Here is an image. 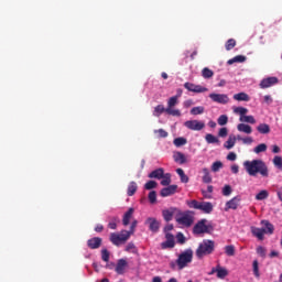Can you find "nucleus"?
Here are the masks:
<instances>
[{
    "mask_svg": "<svg viewBox=\"0 0 282 282\" xmlns=\"http://www.w3.org/2000/svg\"><path fill=\"white\" fill-rule=\"evenodd\" d=\"M243 166L248 175L251 177H257V175H262V177H268V165L262 160L245 161Z\"/></svg>",
    "mask_w": 282,
    "mask_h": 282,
    "instance_id": "1",
    "label": "nucleus"
},
{
    "mask_svg": "<svg viewBox=\"0 0 282 282\" xmlns=\"http://www.w3.org/2000/svg\"><path fill=\"white\" fill-rule=\"evenodd\" d=\"M260 224L264 226V228L251 227V235L259 241H263L265 235H274V225H272L270 220H261Z\"/></svg>",
    "mask_w": 282,
    "mask_h": 282,
    "instance_id": "2",
    "label": "nucleus"
},
{
    "mask_svg": "<svg viewBox=\"0 0 282 282\" xmlns=\"http://www.w3.org/2000/svg\"><path fill=\"white\" fill-rule=\"evenodd\" d=\"M215 252V241L210 239H204L196 249L197 259H204V257H208V254H213Z\"/></svg>",
    "mask_w": 282,
    "mask_h": 282,
    "instance_id": "3",
    "label": "nucleus"
},
{
    "mask_svg": "<svg viewBox=\"0 0 282 282\" xmlns=\"http://www.w3.org/2000/svg\"><path fill=\"white\" fill-rule=\"evenodd\" d=\"M193 261V249H186L184 252H182L177 260L176 264L178 267V270H184L188 263Z\"/></svg>",
    "mask_w": 282,
    "mask_h": 282,
    "instance_id": "4",
    "label": "nucleus"
},
{
    "mask_svg": "<svg viewBox=\"0 0 282 282\" xmlns=\"http://www.w3.org/2000/svg\"><path fill=\"white\" fill-rule=\"evenodd\" d=\"M131 236H129L128 230H121L119 234L112 232L110 234V241L113 246H122V243H127Z\"/></svg>",
    "mask_w": 282,
    "mask_h": 282,
    "instance_id": "5",
    "label": "nucleus"
},
{
    "mask_svg": "<svg viewBox=\"0 0 282 282\" xmlns=\"http://www.w3.org/2000/svg\"><path fill=\"white\" fill-rule=\"evenodd\" d=\"M176 221L181 226H185V228H191V226H193L195 223V213L188 210L176 218Z\"/></svg>",
    "mask_w": 282,
    "mask_h": 282,
    "instance_id": "6",
    "label": "nucleus"
},
{
    "mask_svg": "<svg viewBox=\"0 0 282 282\" xmlns=\"http://www.w3.org/2000/svg\"><path fill=\"white\" fill-rule=\"evenodd\" d=\"M208 220L202 219L199 220L193 228L194 235H204L206 232H210L213 230V225H206Z\"/></svg>",
    "mask_w": 282,
    "mask_h": 282,
    "instance_id": "7",
    "label": "nucleus"
},
{
    "mask_svg": "<svg viewBox=\"0 0 282 282\" xmlns=\"http://www.w3.org/2000/svg\"><path fill=\"white\" fill-rule=\"evenodd\" d=\"M175 105H177V96H173L167 100L165 113H167V116H175L176 118H180V116H182V112L178 109H173Z\"/></svg>",
    "mask_w": 282,
    "mask_h": 282,
    "instance_id": "8",
    "label": "nucleus"
},
{
    "mask_svg": "<svg viewBox=\"0 0 282 282\" xmlns=\"http://www.w3.org/2000/svg\"><path fill=\"white\" fill-rule=\"evenodd\" d=\"M184 127L191 131H202L206 127V123L199 120H188L184 122Z\"/></svg>",
    "mask_w": 282,
    "mask_h": 282,
    "instance_id": "9",
    "label": "nucleus"
},
{
    "mask_svg": "<svg viewBox=\"0 0 282 282\" xmlns=\"http://www.w3.org/2000/svg\"><path fill=\"white\" fill-rule=\"evenodd\" d=\"M208 274H209V276L213 274H216L217 279L224 280V279H226V276H228V274H230V272L225 267H220L218 264V265H216V268H213Z\"/></svg>",
    "mask_w": 282,
    "mask_h": 282,
    "instance_id": "10",
    "label": "nucleus"
},
{
    "mask_svg": "<svg viewBox=\"0 0 282 282\" xmlns=\"http://www.w3.org/2000/svg\"><path fill=\"white\" fill-rule=\"evenodd\" d=\"M209 98L213 102H218V105H228V102H230V98H228L226 94L212 93L209 94Z\"/></svg>",
    "mask_w": 282,
    "mask_h": 282,
    "instance_id": "11",
    "label": "nucleus"
},
{
    "mask_svg": "<svg viewBox=\"0 0 282 282\" xmlns=\"http://www.w3.org/2000/svg\"><path fill=\"white\" fill-rule=\"evenodd\" d=\"M185 89H187V91H192L193 94H204L206 91H208V88L202 86V85H195L193 83H188L186 82L184 84Z\"/></svg>",
    "mask_w": 282,
    "mask_h": 282,
    "instance_id": "12",
    "label": "nucleus"
},
{
    "mask_svg": "<svg viewBox=\"0 0 282 282\" xmlns=\"http://www.w3.org/2000/svg\"><path fill=\"white\" fill-rule=\"evenodd\" d=\"M166 241L161 243L162 250H166L167 248H175V237L173 234H165Z\"/></svg>",
    "mask_w": 282,
    "mask_h": 282,
    "instance_id": "13",
    "label": "nucleus"
},
{
    "mask_svg": "<svg viewBox=\"0 0 282 282\" xmlns=\"http://www.w3.org/2000/svg\"><path fill=\"white\" fill-rule=\"evenodd\" d=\"M102 246V238L100 237H94L87 240V247L90 250H98Z\"/></svg>",
    "mask_w": 282,
    "mask_h": 282,
    "instance_id": "14",
    "label": "nucleus"
},
{
    "mask_svg": "<svg viewBox=\"0 0 282 282\" xmlns=\"http://www.w3.org/2000/svg\"><path fill=\"white\" fill-rule=\"evenodd\" d=\"M239 202H241V196H235L226 203L225 210H237L239 208Z\"/></svg>",
    "mask_w": 282,
    "mask_h": 282,
    "instance_id": "15",
    "label": "nucleus"
},
{
    "mask_svg": "<svg viewBox=\"0 0 282 282\" xmlns=\"http://www.w3.org/2000/svg\"><path fill=\"white\" fill-rule=\"evenodd\" d=\"M175 193H177V185H167V187L161 189L160 195L161 197H171Z\"/></svg>",
    "mask_w": 282,
    "mask_h": 282,
    "instance_id": "16",
    "label": "nucleus"
},
{
    "mask_svg": "<svg viewBox=\"0 0 282 282\" xmlns=\"http://www.w3.org/2000/svg\"><path fill=\"white\" fill-rule=\"evenodd\" d=\"M279 84V78L276 77H268L260 82L261 89H268V87H272L273 85Z\"/></svg>",
    "mask_w": 282,
    "mask_h": 282,
    "instance_id": "17",
    "label": "nucleus"
},
{
    "mask_svg": "<svg viewBox=\"0 0 282 282\" xmlns=\"http://www.w3.org/2000/svg\"><path fill=\"white\" fill-rule=\"evenodd\" d=\"M145 224L149 225V230H151V232H159L160 230V223L158 219L150 217L145 220Z\"/></svg>",
    "mask_w": 282,
    "mask_h": 282,
    "instance_id": "18",
    "label": "nucleus"
},
{
    "mask_svg": "<svg viewBox=\"0 0 282 282\" xmlns=\"http://www.w3.org/2000/svg\"><path fill=\"white\" fill-rule=\"evenodd\" d=\"M128 267L129 263L124 259H119L115 268V272H117V274H124Z\"/></svg>",
    "mask_w": 282,
    "mask_h": 282,
    "instance_id": "19",
    "label": "nucleus"
},
{
    "mask_svg": "<svg viewBox=\"0 0 282 282\" xmlns=\"http://www.w3.org/2000/svg\"><path fill=\"white\" fill-rule=\"evenodd\" d=\"M133 213H135V209L133 207H130L123 215L122 224L123 226H129L131 223V219L133 218Z\"/></svg>",
    "mask_w": 282,
    "mask_h": 282,
    "instance_id": "20",
    "label": "nucleus"
},
{
    "mask_svg": "<svg viewBox=\"0 0 282 282\" xmlns=\"http://www.w3.org/2000/svg\"><path fill=\"white\" fill-rule=\"evenodd\" d=\"M198 210H203L205 215H210L213 213V203L210 202H200Z\"/></svg>",
    "mask_w": 282,
    "mask_h": 282,
    "instance_id": "21",
    "label": "nucleus"
},
{
    "mask_svg": "<svg viewBox=\"0 0 282 282\" xmlns=\"http://www.w3.org/2000/svg\"><path fill=\"white\" fill-rule=\"evenodd\" d=\"M151 180H162L164 177V169L159 167L149 174Z\"/></svg>",
    "mask_w": 282,
    "mask_h": 282,
    "instance_id": "22",
    "label": "nucleus"
},
{
    "mask_svg": "<svg viewBox=\"0 0 282 282\" xmlns=\"http://www.w3.org/2000/svg\"><path fill=\"white\" fill-rule=\"evenodd\" d=\"M237 130L240 131V133H247V135H250V133H252V127L246 123H239L237 126Z\"/></svg>",
    "mask_w": 282,
    "mask_h": 282,
    "instance_id": "23",
    "label": "nucleus"
},
{
    "mask_svg": "<svg viewBox=\"0 0 282 282\" xmlns=\"http://www.w3.org/2000/svg\"><path fill=\"white\" fill-rule=\"evenodd\" d=\"M234 100H238V102H249L250 96L246 93H238L234 95Z\"/></svg>",
    "mask_w": 282,
    "mask_h": 282,
    "instance_id": "24",
    "label": "nucleus"
},
{
    "mask_svg": "<svg viewBox=\"0 0 282 282\" xmlns=\"http://www.w3.org/2000/svg\"><path fill=\"white\" fill-rule=\"evenodd\" d=\"M138 191V184L135 182H130L129 186H128V192L127 195L128 197H133V195H135Z\"/></svg>",
    "mask_w": 282,
    "mask_h": 282,
    "instance_id": "25",
    "label": "nucleus"
},
{
    "mask_svg": "<svg viewBox=\"0 0 282 282\" xmlns=\"http://www.w3.org/2000/svg\"><path fill=\"white\" fill-rule=\"evenodd\" d=\"M203 182L204 184H210L213 182V176H210V171L207 167L203 169Z\"/></svg>",
    "mask_w": 282,
    "mask_h": 282,
    "instance_id": "26",
    "label": "nucleus"
},
{
    "mask_svg": "<svg viewBox=\"0 0 282 282\" xmlns=\"http://www.w3.org/2000/svg\"><path fill=\"white\" fill-rule=\"evenodd\" d=\"M235 144H237V137L230 135L228 140L225 142L224 147L225 149L230 150L232 149V147H235Z\"/></svg>",
    "mask_w": 282,
    "mask_h": 282,
    "instance_id": "27",
    "label": "nucleus"
},
{
    "mask_svg": "<svg viewBox=\"0 0 282 282\" xmlns=\"http://www.w3.org/2000/svg\"><path fill=\"white\" fill-rule=\"evenodd\" d=\"M174 161L178 164H186V155H184L182 152H176L174 154Z\"/></svg>",
    "mask_w": 282,
    "mask_h": 282,
    "instance_id": "28",
    "label": "nucleus"
},
{
    "mask_svg": "<svg viewBox=\"0 0 282 282\" xmlns=\"http://www.w3.org/2000/svg\"><path fill=\"white\" fill-rule=\"evenodd\" d=\"M205 140H206L207 144H219V139L210 133H207L205 135Z\"/></svg>",
    "mask_w": 282,
    "mask_h": 282,
    "instance_id": "29",
    "label": "nucleus"
},
{
    "mask_svg": "<svg viewBox=\"0 0 282 282\" xmlns=\"http://www.w3.org/2000/svg\"><path fill=\"white\" fill-rule=\"evenodd\" d=\"M257 131H259L260 133L265 135V134L270 133V126L268 123H260L257 127Z\"/></svg>",
    "mask_w": 282,
    "mask_h": 282,
    "instance_id": "30",
    "label": "nucleus"
},
{
    "mask_svg": "<svg viewBox=\"0 0 282 282\" xmlns=\"http://www.w3.org/2000/svg\"><path fill=\"white\" fill-rule=\"evenodd\" d=\"M164 111L166 112V108H164V105H158L153 111L154 118H160V116L164 113Z\"/></svg>",
    "mask_w": 282,
    "mask_h": 282,
    "instance_id": "31",
    "label": "nucleus"
},
{
    "mask_svg": "<svg viewBox=\"0 0 282 282\" xmlns=\"http://www.w3.org/2000/svg\"><path fill=\"white\" fill-rule=\"evenodd\" d=\"M235 63H246V56L237 55L227 62L228 65H232Z\"/></svg>",
    "mask_w": 282,
    "mask_h": 282,
    "instance_id": "32",
    "label": "nucleus"
},
{
    "mask_svg": "<svg viewBox=\"0 0 282 282\" xmlns=\"http://www.w3.org/2000/svg\"><path fill=\"white\" fill-rule=\"evenodd\" d=\"M162 215H163V219L165 221H172L173 220V215H174V212L171 210V209H164L162 212Z\"/></svg>",
    "mask_w": 282,
    "mask_h": 282,
    "instance_id": "33",
    "label": "nucleus"
},
{
    "mask_svg": "<svg viewBox=\"0 0 282 282\" xmlns=\"http://www.w3.org/2000/svg\"><path fill=\"white\" fill-rule=\"evenodd\" d=\"M176 173H177V175L181 177V182H182L183 184H188V175H186V174L184 173V170H182L181 167H178V169L176 170Z\"/></svg>",
    "mask_w": 282,
    "mask_h": 282,
    "instance_id": "34",
    "label": "nucleus"
},
{
    "mask_svg": "<svg viewBox=\"0 0 282 282\" xmlns=\"http://www.w3.org/2000/svg\"><path fill=\"white\" fill-rule=\"evenodd\" d=\"M161 180V186H171V173L164 174Z\"/></svg>",
    "mask_w": 282,
    "mask_h": 282,
    "instance_id": "35",
    "label": "nucleus"
},
{
    "mask_svg": "<svg viewBox=\"0 0 282 282\" xmlns=\"http://www.w3.org/2000/svg\"><path fill=\"white\" fill-rule=\"evenodd\" d=\"M240 122H248L249 124H256L257 123V120L254 119L253 116H243V117H240Z\"/></svg>",
    "mask_w": 282,
    "mask_h": 282,
    "instance_id": "36",
    "label": "nucleus"
},
{
    "mask_svg": "<svg viewBox=\"0 0 282 282\" xmlns=\"http://www.w3.org/2000/svg\"><path fill=\"white\" fill-rule=\"evenodd\" d=\"M254 153H265L268 151V145L265 143H260L253 149Z\"/></svg>",
    "mask_w": 282,
    "mask_h": 282,
    "instance_id": "37",
    "label": "nucleus"
},
{
    "mask_svg": "<svg viewBox=\"0 0 282 282\" xmlns=\"http://www.w3.org/2000/svg\"><path fill=\"white\" fill-rule=\"evenodd\" d=\"M202 76L203 78H213V76H215V72H213L210 68L205 67L202 70Z\"/></svg>",
    "mask_w": 282,
    "mask_h": 282,
    "instance_id": "38",
    "label": "nucleus"
},
{
    "mask_svg": "<svg viewBox=\"0 0 282 282\" xmlns=\"http://www.w3.org/2000/svg\"><path fill=\"white\" fill-rule=\"evenodd\" d=\"M268 196H269L268 191L262 189V191H260V192L256 195V199H257L258 202H263V199H268Z\"/></svg>",
    "mask_w": 282,
    "mask_h": 282,
    "instance_id": "39",
    "label": "nucleus"
},
{
    "mask_svg": "<svg viewBox=\"0 0 282 282\" xmlns=\"http://www.w3.org/2000/svg\"><path fill=\"white\" fill-rule=\"evenodd\" d=\"M237 45V41L235 39H229L226 44L225 47L227 50V52H230V50H234V47Z\"/></svg>",
    "mask_w": 282,
    "mask_h": 282,
    "instance_id": "40",
    "label": "nucleus"
},
{
    "mask_svg": "<svg viewBox=\"0 0 282 282\" xmlns=\"http://www.w3.org/2000/svg\"><path fill=\"white\" fill-rule=\"evenodd\" d=\"M220 169H224V163H221V161H216L212 164V171L214 173H218Z\"/></svg>",
    "mask_w": 282,
    "mask_h": 282,
    "instance_id": "41",
    "label": "nucleus"
},
{
    "mask_svg": "<svg viewBox=\"0 0 282 282\" xmlns=\"http://www.w3.org/2000/svg\"><path fill=\"white\" fill-rule=\"evenodd\" d=\"M108 228H110V230H116V228H118V217L113 216L110 218V223L108 224Z\"/></svg>",
    "mask_w": 282,
    "mask_h": 282,
    "instance_id": "42",
    "label": "nucleus"
},
{
    "mask_svg": "<svg viewBox=\"0 0 282 282\" xmlns=\"http://www.w3.org/2000/svg\"><path fill=\"white\" fill-rule=\"evenodd\" d=\"M234 112L238 113L240 116V118H243L246 116V113H248V110L245 107H236L234 109Z\"/></svg>",
    "mask_w": 282,
    "mask_h": 282,
    "instance_id": "43",
    "label": "nucleus"
},
{
    "mask_svg": "<svg viewBox=\"0 0 282 282\" xmlns=\"http://www.w3.org/2000/svg\"><path fill=\"white\" fill-rule=\"evenodd\" d=\"M225 253L227 257H235V246L229 245L225 247Z\"/></svg>",
    "mask_w": 282,
    "mask_h": 282,
    "instance_id": "44",
    "label": "nucleus"
},
{
    "mask_svg": "<svg viewBox=\"0 0 282 282\" xmlns=\"http://www.w3.org/2000/svg\"><path fill=\"white\" fill-rule=\"evenodd\" d=\"M192 116H200V113H204V107L198 106L191 109Z\"/></svg>",
    "mask_w": 282,
    "mask_h": 282,
    "instance_id": "45",
    "label": "nucleus"
},
{
    "mask_svg": "<svg viewBox=\"0 0 282 282\" xmlns=\"http://www.w3.org/2000/svg\"><path fill=\"white\" fill-rule=\"evenodd\" d=\"M186 142H187L186 138L178 137V138L174 139L175 147H184V144H186Z\"/></svg>",
    "mask_w": 282,
    "mask_h": 282,
    "instance_id": "46",
    "label": "nucleus"
},
{
    "mask_svg": "<svg viewBox=\"0 0 282 282\" xmlns=\"http://www.w3.org/2000/svg\"><path fill=\"white\" fill-rule=\"evenodd\" d=\"M156 187H158V182L155 181H149L144 185L145 191H153V188H156Z\"/></svg>",
    "mask_w": 282,
    "mask_h": 282,
    "instance_id": "47",
    "label": "nucleus"
},
{
    "mask_svg": "<svg viewBox=\"0 0 282 282\" xmlns=\"http://www.w3.org/2000/svg\"><path fill=\"white\" fill-rule=\"evenodd\" d=\"M148 198H149L150 204H155V202H158V193L155 191H151L149 193Z\"/></svg>",
    "mask_w": 282,
    "mask_h": 282,
    "instance_id": "48",
    "label": "nucleus"
},
{
    "mask_svg": "<svg viewBox=\"0 0 282 282\" xmlns=\"http://www.w3.org/2000/svg\"><path fill=\"white\" fill-rule=\"evenodd\" d=\"M217 122H218V124H219L220 127H224V126L228 124V116L221 115V116L218 118Z\"/></svg>",
    "mask_w": 282,
    "mask_h": 282,
    "instance_id": "49",
    "label": "nucleus"
},
{
    "mask_svg": "<svg viewBox=\"0 0 282 282\" xmlns=\"http://www.w3.org/2000/svg\"><path fill=\"white\" fill-rule=\"evenodd\" d=\"M202 202H198V200H191L189 203H187V206L189 208H195V210H199V206H200Z\"/></svg>",
    "mask_w": 282,
    "mask_h": 282,
    "instance_id": "50",
    "label": "nucleus"
},
{
    "mask_svg": "<svg viewBox=\"0 0 282 282\" xmlns=\"http://www.w3.org/2000/svg\"><path fill=\"white\" fill-rule=\"evenodd\" d=\"M252 265H253V274L257 279H259L261 276V274L259 273V261L254 260Z\"/></svg>",
    "mask_w": 282,
    "mask_h": 282,
    "instance_id": "51",
    "label": "nucleus"
},
{
    "mask_svg": "<svg viewBox=\"0 0 282 282\" xmlns=\"http://www.w3.org/2000/svg\"><path fill=\"white\" fill-rule=\"evenodd\" d=\"M109 257H110L109 250L102 249V250H101V259H102L106 263H109Z\"/></svg>",
    "mask_w": 282,
    "mask_h": 282,
    "instance_id": "52",
    "label": "nucleus"
},
{
    "mask_svg": "<svg viewBox=\"0 0 282 282\" xmlns=\"http://www.w3.org/2000/svg\"><path fill=\"white\" fill-rule=\"evenodd\" d=\"M231 193H232V187L230 185H225L223 188V195L225 197H228L231 195Z\"/></svg>",
    "mask_w": 282,
    "mask_h": 282,
    "instance_id": "53",
    "label": "nucleus"
},
{
    "mask_svg": "<svg viewBox=\"0 0 282 282\" xmlns=\"http://www.w3.org/2000/svg\"><path fill=\"white\" fill-rule=\"evenodd\" d=\"M176 240H177V243H181V246H184V243H186V237L182 232H178L176 235Z\"/></svg>",
    "mask_w": 282,
    "mask_h": 282,
    "instance_id": "54",
    "label": "nucleus"
},
{
    "mask_svg": "<svg viewBox=\"0 0 282 282\" xmlns=\"http://www.w3.org/2000/svg\"><path fill=\"white\" fill-rule=\"evenodd\" d=\"M273 164H274V166H276L278 169H280L282 171V158L281 156H274Z\"/></svg>",
    "mask_w": 282,
    "mask_h": 282,
    "instance_id": "55",
    "label": "nucleus"
},
{
    "mask_svg": "<svg viewBox=\"0 0 282 282\" xmlns=\"http://www.w3.org/2000/svg\"><path fill=\"white\" fill-rule=\"evenodd\" d=\"M154 133H158L159 138H169V132L164 129L154 130Z\"/></svg>",
    "mask_w": 282,
    "mask_h": 282,
    "instance_id": "56",
    "label": "nucleus"
},
{
    "mask_svg": "<svg viewBox=\"0 0 282 282\" xmlns=\"http://www.w3.org/2000/svg\"><path fill=\"white\" fill-rule=\"evenodd\" d=\"M135 228H138V220H133L130 226V230L128 231L129 237L135 232Z\"/></svg>",
    "mask_w": 282,
    "mask_h": 282,
    "instance_id": "57",
    "label": "nucleus"
},
{
    "mask_svg": "<svg viewBox=\"0 0 282 282\" xmlns=\"http://www.w3.org/2000/svg\"><path fill=\"white\" fill-rule=\"evenodd\" d=\"M218 135L219 138H226L228 135V128H220Z\"/></svg>",
    "mask_w": 282,
    "mask_h": 282,
    "instance_id": "58",
    "label": "nucleus"
},
{
    "mask_svg": "<svg viewBox=\"0 0 282 282\" xmlns=\"http://www.w3.org/2000/svg\"><path fill=\"white\" fill-rule=\"evenodd\" d=\"M241 142L243 144H252V142H254V139H252V137H245L243 139H241Z\"/></svg>",
    "mask_w": 282,
    "mask_h": 282,
    "instance_id": "59",
    "label": "nucleus"
},
{
    "mask_svg": "<svg viewBox=\"0 0 282 282\" xmlns=\"http://www.w3.org/2000/svg\"><path fill=\"white\" fill-rule=\"evenodd\" d=\"M257 254H259V257H265V248L263 247H258L257 248Z\"/></svg>",
    "mask_w": 282,
    "mask_h": 282,
    "instance_id": "60",
    "label": "nucleus"
},
{
    "mask_svg": "<svg viewBox=\"0 0 282 282\" xmlns=\"http://www.w3.org/2000/svg\"><path fill=\"white\" fill-rule=\"evenodd\" d=\"M227 160H229V162H235V160H237V154L235 152H230L227 155Z\"/></svg>",
    "mask_w": 282,
    "mask_h": 282,
    "instance_id": "61",
    "label": "nucleus"
},
{
    "mask_svg": "<svg viewBox=\"0 0 282 282\" xmlns=\"http://www.w3.org/2000/svg\"><path fill=\"white\" fill-rule=\"evenodd\" d=\"M131 250H135V245L133 242H129L126 247V252H131Z\"/></svg>",
    "mask_w": 282,
    "mask_h": 282,
    "instance_id": "62",
    "label": "nucleus"
},
{
    "mask_svg": "<svg viewBox=\"0 0 282 282\" xmlns=\"http://www.w3.org/2000/svg\"><path fill=\"white\" fill-rule=\"evenodd\" d=\"M171 230H173V224H167V225L165 226V228H164L165 235H166V234H170Z\"/></svg>",
    "mask_w": 282,
    "mask_h": 282,
    "instance_id": "63",
    "label": "nucleus"
},
{
    "mask_svg": "<svg viewBox=\"0 0 282 282\" xmlns=\"http://www.w3.org/2000/svg\"><path fill=\"white\" fill-rule=\"evenodd\" d=\"M231 172L237 175V173H239V165L235 164V165H231Z\"/></svg>",
    "mask_w": 282,
    "mask_h": 282,
    "instance_id": "64",
    "label": "nucleus"
}]
</instances>
